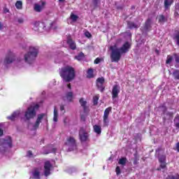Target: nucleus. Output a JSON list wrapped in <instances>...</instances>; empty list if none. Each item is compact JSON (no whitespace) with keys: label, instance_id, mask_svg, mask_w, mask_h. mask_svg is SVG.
I'll return each instance as SVG.
<instances>
[{"label":"nucleus","instance_id":"nucleus-5","mask_svg":"<svg viewBox=\"0 0 179 179\" xmlns=\"http://www.w3.org/2000/svg\"><path fill=\"white\" fill-rule=\"evenodd\" d=\"M65 145L68 146L69 152H73L78 148V145L76 144V140L72 136H69L68 137V138H66Z\"/></svg>","mask_w":179,"mask_h":179},{"label":"nucleus","instance_id":"nucleus-2","mask_svg":"<svg viewBox=\"0 0 179 179\" xmlns=\"http://www.w3.org/2000/svg\"><path fill=\"white\" fill-rule=\"evenodd\" d=\"M38 55V48L34 46L29 47V52H27V53L24 56V62L29 64H33Z\"/></svg>","mask_w":179,"mask_h":179},{"label":"nucleus","instance_id":"nucleus-15","mask_svg":"<svg viewBox=\"0 0 179 179\" xmlns=\"http://www.w3.org/2000/svg\"><path fill=\"white\" fill-rule=\"evenodd\" d=\"M66 43H68L69 48H71V50H76V44L75 41H73L72 38L68 37V39L66 40Z\"/></svg>","mask_w":179,"mask_h":179},{"label":"nucleus","instance_id":"nucleus-20","mask_svg":"<svg viewBox=\"0 0 179 179\" xmlns=\"http://www.w3.org/2000/svg\"><path fill=\"white\" fill-rule=\"evenodd\" d=\"M20 114V113L19 111L14 112L13 114H11V115L8 117V120L13 122L15 120V119H17Z\"/></svg>","mask_w":179,"mask_h":179},{"label":"nucleus","instance_id":"nucleus-36","mask_svg":"<svg viewBox=\"0 0 179 179\" xmlns=\"http://www.w3.org/2000/svg\"><path fill=\"white\" fill-rule=\"evenodd\" d=\"M69 18L73 21H78V19L79 18V17L77 15L73 14V13H71V16L69 17Z\"/></svg>","mask_w":179,"mask_h":179},{"label":"nucleus","instance_id":"nucleus-57","mask_svg":"<svg viewBox=\"0 0 179 179\" xmlns=\"http://www.w3.org/2000/svg\"><path fill=\"white\" fill-rule=\"evenodd\" d=\"M66 87H68V89L71 90V84L67 85Z\"/></svg>","mask_w":179,"mask_h":179},{"label":"nucleus","instance_id":"nucleus-1","mask_svg":"<svg viewBox=\"0 0 179 179\" xmlns=\"http://www.w3.org/2000/svg\"><path fill=\"white\" fill-rule=\"evenodd\" d=\"M59 74L64 81L70 83L76 78V69L72 66H66L62 67Z\"/></svg>","mask_w":179,"mask_h":179},{"label":"nucleus","instance_id":"nucleus-26","mask_svg":"<svg viewBox=\"0 0 179 179\" xmlns=\"http://www.w3.org/2000/svg\"><path fill=\"white\" fill-rule=\"evenodd\" d=\"M53 121H55V122H57L58 121V111L56 107H55V109L53 110Z\"/></svg>","mask_w":179,"mask_h":179},{"label":"nucleus","instance_id":"nucleus-39","mask_svg":"<svg viewBox=\"0 0 179 179\" xmlns=\"http://www.w3.org/2000/svg\"><path fill=\"white\" fill-rule=\"evenodd\" d=\"M99 96H94V98L92 99L94 106H97V104L99 103Z\"/></svg>","mask_w":179,"mask_h":179},{"label":"nucleus","instance_id":"nucleus-23","mask_svg":"<svg viewBox=\"0 0 179 179\" xmlns=\"http://www.w3.org/2000/svg\"><path fill=\"white\" fill-rule=\"evenodd\" d=\"M3 144L6 146H8L9 148H12L13 147V140L12 138L8 137V139H6L3 141Z\"/></svg>","mask_w":179,"mask_h":179},{"label":"nucleus","instance_id":"nucleus-32","mask_svg":"<svg viewBox=\"0 0 179 179\" xmlns=\"http://www.w3.org/2000/svg\"><path fill=\"white\" fill-rule=\"evenodd\" d=\"M127 163V159L125 157H122L119 159L118 164L119 165H125Z\"/></svg>","mask_w":179,"mask_h":179},{"label":"nucleus","instance_id":"nucleus-34","mask_svg":"<svg viewBox=\"0 0 179 179\" xmlns=\"http://www.w3.org/2000/svg\"><path fill=\"white\" fill-rule=\"evenodd\" d=\"M66 99H68V101L69 102L73 101V92H72L66 93Z\"/></svg>","mask_w":179,"mask_h":179},{"label":"nucleus","instance_id":"nucleus-3","mask_svg":"<svg viewBox=\"0 0 179 179\" xmlns=\"http://www.w3.org/2000/svg\"><path fill=\"white\" fill-rule=\"evenodd\" d=\"M39 105L36 104L34 106H29L27 108V111L24 112V117L27 120H30L31 119H34L36 115V110H38Z\"/></svg>","mask_w":179,"mask_h":179},{"label":"nucleus","instance_id":"nucleus-60","mask_svg":"<svg viewBox=\"0 0 179 179\" xmlns=\"http://www.w3.org/2000/svg\"><path fill=\"white\" fill-rule=\"evenodd\" d=\"M65 0H59V2H64Z\"/></svg>","mask_w":179,"mask_h":179},{"label":"nucleus","instance_id":"nucleus-25","mask_svg":"<svg viewBox=\"0 0 179 179\" xmlns=\"http://www.w3.org/2000/svg\"><path fill=\"white\" fill-rule=\"evenodd\" d=\"M84 58H85V55L83 52H80L78 55L74 57V59L78 62L82 61Z\"/></svg>","mask_w":179,"mask_h":179},{"label":"nucleus","instance_id":"nucleus-21","mask_svg":"<svg viewBox=\"0 0 179 179\" xmlns=\"http://www.w3.org/2000/svg\"><path fill=\"white\" fill-rule=\"evenodd\" d=\"M151 18H148L147 20H145L144 24V29L145 31H148L150 29H151Z\"/></svg>","mask_w":179,"mask_h":179},{"label":"nucleus","instance_id":"nucleus-16","mask_svg":"<svg viewBox=\"0 0 179 179\" xmlns=\"http://www.w3.org/2000/svg\"><path fill=\"white\" fill-rule=\"evenodd\" d=\"M164 114H165L166 117L164 116L163 121L165 122L167 120H172L173 118V112H164Z\"/></svg>","mask_w":179,"mask_h":179},{"label":"nucleus","instance_id":"nucleus-35","mask_svg":"<svg viewBox=\"0 0 179 179\" xmlns=\"http://www.w3.org/2000/svg\"><path fill=\"white\" fill-rule=\"evenodd\" d=\"M166 179H179V173H176V176L168 175Z\"/></svg>","mask_w":179,"mask_h":179},{"label":"nucleus","instance_id":"nucleus-30","mask_svg":"<svg viewBox=\"0 0 179 179\" xmlns=\"http://www.w3.org/2000/svg\"><path fill=\"white\" fill-rule=\"evenodd\" d=\"M173 39L175 40L176 45L179 47V31L173 35Z\"/></svg>","mask_w":179,"mask_h":179},{"label":"nucleus","instance_id":"nucleus-48","mask_svg":"<svg viewBox=\"0 0 179 179\" xmlns=\"http://www.w3.org/2000/svg\"><path fill=\"white\" fill-rule=\"evenodd\" d=\"M138 158H134V165H138Z\"/></svg>","mask_w":179,"mask_h":179},{"label":"nucleus","instance_id":"nucleus-44","mask_svg":"<svg viewBox=\"0 0 179 179\" xmlns=\"http://www.w3.org/2000/svg\"><path fill=\"white\" fill-rule=\"evenodd\" d=\"M85 36H86L87 38H91L92 34H91V33H90L88 31H87L85 33Z\"/></svg>","mask_w":179,"mask_h":179},{"label":"nucleus","instance_id":"nucleus-29","mask_svg":"<svg viewBox=\"0 0 179 179\" xmlns=\"http://www.w3.org/2000/svg\"><path fill=\"white\" fill-rule=\"evenodd\" d=\"M94 131L97 134H101V127L99 125H94Z\"/></svg>","mask_w":179,"mask_h":179},{"label":"nucleus","instance_id":"nucleus-52","mask_svg":"<svg viewBox=\"0 0 179 179\" xmlns=\"http://www.w3.org/2000/svg\"><path fill=\"white\" fill-rule=\"evenodd\" d=\"M3 136V129L0 128V137Z\"/></svg>","mask_w":179,"mask_h":179},{"label":"nucleus","instance_id":"nucleus-51","mask_svg":"<svg viewBox=\"0 0 179 179\" xmlns=\"http://www.w3.org/2000/svg\"><path fill=\"white\" fill-rule=\"evenodd\" d=\"M176 150L179 152V142L176 143Z\"/></svg>","mask_w":179,"mask_h":179},{"label":"nucleus","instance_id":"nucleus-9","mask_svg":"<svg viewBox=\"0 0 179 179\" xmlns=\"http://www.w3.org/2000/svg\"><path fill=\"white\" fill-rule=\"evenodd\" d=\"M15 60V55L13 53V52L8 51V54L6 56L5 60L3 61V64L5 65H8L12 64Z\"/></svg>","mask_w":179,"mask_h":179},{"label":"nucleus","instance_id":"nucleus-31","mask_svg":"<svg viewBox=\"0 0 179 179\" xmlns=\"http://www.w3.org/2000/svg\"><path fill=\"white\" fill-rule=\"evenodd\" d=\"M43 8V6L38 5V4H34L35 12L40 13V12H41Z\"/></svg>","mask_w":179,"mask_h":179},{"label":"nucleus","instance_id":"nucleus-14","mask_svg":"<svg viewBox=\"0 0 179 179\" xmlns=\"http://www.w3.org/2000/svg\"><path fill=\"white\" fill-rule=\"evenodd\" d=\"M79 103L81 106V107L83 108L84 113H87L89 111V108H88V106H87V101L84 100L83 98H80Z\"/></svg>","mask_w":179,"mask_h":179},{"label":"nucleus","instance_id":"nucleus-22","mask_svg":"<svg viewBox=\"0 0 179 179\" xmlns=\"http://www.w3.org/2000/svg\"><path fill=\"white\" fill-rule=\"evenodd\" d=\"M127 24H128V28L129 29H138L139 26L136 24L135 22H131V21H127Z\"/></svg>","mask_w":179,"mask_h":179},{"label":"nucleus","instance_id":"nucleus-47","mask_svg":"<svg viewBox=\"0 0 179 179\" xmlns=\"http://www.w3.org/2000/svg\"><path fill=\"white\" fill-rule=\"evenodd\" d=\"M80 118L81 119V120L83 122H85L86 121V116L85 115H80Z\"/></svg>","mask_w":179,"mask_h":179},{"label":"nucleus","instance_id":"nucleus-8","mask_svg":"<svg viewBox=\"0 0 179 179\" xmlns=\"http://www.w3.org/2000/svg\"><path fill=\"white\" fill-rule=\"evenodd\" d=\"M96 88L100 92H103L105 90V78L104 77H99L96 79Z\"/></svg>","mask_w":179,"mask_h":179},{"label":"nucleus","instance_id":"nucleus-24","mask_svg":"<svg viewBox=\"0 0 179 179\" xmlns=\"http://www.w3.org/2000/svg\"><path fill=\"white\" fill-rule=\"evenodd\" d=\"M94 78V69H89L87 71V79H92Z\"/></svg>","mask_w":179,"mask_h":179},{"label":"nucleus","instance_id":"nucleus-11","mask_svg":"<svg viewBox=\"0 0 179 179\" xmlns=\"http://www.w3.org/2000/svg\"><path fill=\"white\" fill-rule=\"evenodd\" d=\"M120 92V87L118 85H115L112 90V98L115 99L118 97V94Z\"/></svg>","mask_w":179,"mask_h":179},{"label":"nucleus","instance_id":"nucleus-53","mask_svg":"<svg viewBox=\"0 0 179 179\" xmlns=\"http://www.w3.org/2000/svg\"><path fill=\"white\" fill-rule=\"evenodd\" d=\"M57 152V148H52V152L55 153Z\"/></svg>","mask_w":179,"mask_h":179},{"label":"nucleus","instance_id":"nucleus-12","mask_svg":"<svg viewBox=\"0 0 179 179\" xmlns=\"http://www.w3.org/2000/svg\"><path fill=\"white\" fill-rule=\"evenodd\" d=\"M45 114V113H41L38 115L36 122H35L34 125V129L36 130L38 129L40 124L41 123V120L44 118Z\"/></svg>","mask_w":179,"mask_h":179},{"label":"nucleus","instance_id":"nucleus-7","mask_svg":"<svg viewBox=\"0 0 179 179\" xmlns=\"http://www.w3.org/2000/svg\"><path fill=\"white\" fill-rule=\"evenodd\" d=\"M89 134L83 127H80L79 130V140L81 142H87L89 141Z\"/></svg>","mask_w":179,"mask_h":179},{"label":"nucleus","instance_id":"nucleus-45","mask_svg":"<svg viewBox=\"0 0 179 179\" xmlns=\"http://www.w3.org/2000/svg\"><path fill=\"white\" fill-rule=\"evenodd\" d=\"M101 62V58H96L94 60V64H99Z\"/></svg>","mask_w":179,"mask_h":179},{"label":"nucleus","instance_id":"nucleus-54","mask_svg":"<svg viewBox=\"0 0 179 179\" xmlns=\"http://www.w3.org/2000/svg\"><path fill=\"white\" fill-rule=\"evenodd\" d=\"M118 10H122L123 9V7L122 6H117V8Z\"/></svg>","mask_w":179,"mask_h":179},{"label":"nucleus","instance_id":"nucleus-10","mask_svg":"<svg viewBox=\"0 0 179 179\" xmlns=\"http://www.w3.org/2000/svg\"><path fill=\"white\" fill-rule=\"evenodd\" d=\"M52 168V164H51V162L46 161L44 163V176L45 177H48L50 175H51V169Z\"/></svg>","mask_w":179,"mask_h":179},{"label":"nucleus","instance_id":"nucleus-4","mask_svg":"<svg viewBox=\"0 0 179 179\" xmlns=\"http://www.w3.org/2000/svg\"><path fill=\"white\" fill-rule=\"evenodd\" d=\"M115 46H110V50L112 51V53L110 54V60L113 62H120L121 59V51H120V49L115 48Z\"/></svg>","mask_w":179,"mask_h":179},{"label":"nucleus","instance_id":"nucleus-28","mask_svg":"<svg viewBox=\"0 0 179 179\" xmlns=\"http://www.w3.org/2000/svg\"><path fill=\"white\" fill-rule=\"evenodd\" d=\"M173 77L176 80H179V70L176 69L173 71Z\"/></svg>","mask_w":179,"mask_h":179},{"label":"nucleus","instance_id":"nucleus-56","mask_svg":"<svg viewBox=\"0 0 179 179\" xmlns=\"http://www.w3.org/2000/svg\"><path fill=\"white\" fill-rule=\"evenodd\" d=\"M2 29H3V25L1 22H0V30H2Z\"/></svg>","mask_w":179,"mask_h":179},{"label":"nucleus","instance_id":"nucleus-41","mask_svg":"<svg viewBox=\"0 0 179 179\" xmlns=\"http://www.w3.org/2000/svg\"><path fill=\"white\" fill-rule=\"evenodd\" d=\"M158 161L159 162V163H163L166 162V156L162 155L161 156L159 159Z\"/></svg>","mask_w":179,"mask_h":179},{"label":"nucleus","instance_id":"nucleus-46","mask_svg":"<svg viewBox=\"0 0 179 179\" xmlns=\"http://www.w3.org/2000/svg\"><path fill=\"white\" fill-rule=\"evenodd\" d=\"M160 168L164 169L166 168V162H160Z\"/></svg>","mask_w":179,"mask_h":179},{"label":"nucleus","instance_id":"nucleus-50","mask_svg":"<svg viewBox=\"0 0 179 179\" xmlns=\"http://www.w3.org/2000/svg\"><path fill=\"white\" fill-rule=\"evenodd\" d=\"M65 110L64 106V105H61L60 106V111H63Z\"/></svg>","mask_w":179,"mask_h":179},{"label":"nucleus","instance_id":"nucleus-42","mask_svg":"<svg viewBox=\"0 0 179 179\" xmlns=\"http://www.w3.org/2000/svg\"><path fill=\"white\" fill-rule=\"evenodd\" d=\"M173 57H175V61L176 64H179V55L177 53L173 54Z\"/></svg>","mask_w":179,"mask_h":179},{"label":"nucleus","instance_id":"nucleus-37","mask_svg":"<svg viewBox=\"0 0 179 179\" xmlns=\"http://www.w3.org/2000/svg\"><path fill=\"white\" fill-rule=\"evenodd\" d=\"M173 121L175 122L176 128L179 129V115H176Z\"/></svg>","mask_w":179,"mask_h":179},{"label":"nucleus","instance_id":"nucleus-40","mask_svg":"<svg viewBox=\"0 0 179 179\" xmlns=\"http://www.w3.org/2000/svg\"><path fill=\"white\" fill-rule=\"evenodd\" d=\"M92 3L94 4V8H97L100 3V0H92Z\"/></svg>","mask_w":179,"mask_h":179},{"label":"nucleus","instance_id":"nucleus-6","mask_svg":"<svg viewBox=\"0 0 179 179\" xmlns=\"http://www.w3.org/2000/svg\"><path fill=\"white\" fill-rule=\"evenodd\" d=\"M112 111V107H108L103 111V127H107L109 126V115L110 113Z\"/></svg>","mask_w":179,"mask_h":179},{"label":"nucleus","instance_id":"nucleus-38","mask_svg":"<svg viewBox=\"0 0 179 179\" xmlns=\"http://www.w3.org/2000/svg\"><path fill=\"white\" fill-rule=\"evenodd\" d=\"M15 7L17 9H22V1H17L15 3Z\"/></svg>","mask_w":179,"mask_h":179},{"label":"nucleus","instance_id":"nucleus-59","mask_svg":"<svg viewBox=\"0 0 179 179\" xmlns=\"http://www.w3.org/2000/svg\"><path fill=\"white\" fill-rule=\"evenodd\" d=\"M5 13H9V10H8V8H6V9H5Z\"/></svg>","mask_w":179,"mask_h":179},{"label":"nucleus","instance_id":"nucleus-55","mask_svg":"<svg viewBox=\"0 0 179 179\" xmlns=\"http://www.w3.org/2000/svg\"><path fill=\"white\" fill-rule=\"evenodd\" d=\"M18 23H20V24L23 23V20L22 19H19L18 20Z\"/></svg>","mask_w":179,"mask_h":179},{"label":"nucleus","instance_id":"nucleus-49","mask_svg":"<svg viewBox=\"0 0 179 179\" xmlns=\"http://www.w3.org/2000/svg\"><path fill=\"white\" fill-rule=\"evenodd\" d=\"M27 155L29 157L33 156V152L31 150L27 151Z\"/></svg>","mask_w":179,"mask_h":179},{"label":"nucleus","instance_id":"nucleus-58","mask_svg":"<svg viewBox=\"0 0 179 179\" xmlns=\"http://www.w3.org/2000/svg\"><path fill=\"white\" fill-rule=\"evenodd\" d=\"M45 4H46V3H45V2L42 1V6H41L43 7Z\"/></svg>","mask_w":179,"mask_h":179},{"label":"nucleus","instance_id":"nucleus-19","mask_svg":"<svg viewBox=\"0 0 179 179\" xmlns=\"http://www.w3.org/2000/svg\"><path fill=\"white\" fill-rule=\"evenodd\" d=\"M32 177H34V179H41L40 170L38 168L34 169V171H32Z\"/></svg>","mask_w":179,"mask_h":179},{"label":"nucleus","instance_id":"nucleus-17","mask_svg":"<svg viewBox=\"0 0 179 179\" xmlns=\"http://www.w3.org/2000/svg\"><path fill=\"white\" fill-rule=\"evenodd\" d=\"M173 3V0H164V8L165 10H169Z\"/></svg>","mask_w":179,"mask_h":179},{"label":"nucleus","instance_id":"nucleus-61","mask_svg":"<svg viewBox=\"0 0 179 179\" xmlns=\"http://www.w3.org/2000/svg\"><path fill=\"white\" fill-rule=\"evenodd\" d=\"M131 8L135 9V6L131 7Z\"/></svg>","mask_w":179,"mask_h":179},{"label":"nucleus","instance_id":"nucleus-43","mask_svg":"<svg viewBox=\"0 0 179 179\" xmlns=\"http://www.w3.org/2000/svg\"><path fill=\"white\" fill-rule=\"evenodd\" d=\"M116 175L120 176L121 174V170L120 166H116L115 169Z\"/></svg>","mask_w":179,"mask_h":179},{"label":"nucleus","instance_id":"nucleus-33","mask_svg":"<svg viewBox=\"0 0 179 179\" xmlns=\"http://www.w3.org/2000/svg\"><path fill=\"white\" fill-rule=\"evenodd\" d=\"M173 60V57L171 55L167 56V59L166 60V64H171Z\"/></svg>","mask_w":179,"mask_h":179},{"label":"nucleus","instance_id":"nucleus-13","mask_svg":"<svg viewBox=\"0 0 179 179\" xmlns=\"http://www.w3.org/2000/svg\"><path fill=\"white\" fill-rule=\"evenodd\" d=\"M131 48V45L129 42H126L120 48H118L119 51L121 52L122 54H125L129 52V50Z\"/></svg>","mask_w":179,"mask_h":179},{"label":"nucleus","instance_id":"nucleus-27","mask_svg":"<svg viewBox=\"0 0 179 179\" xmlns=\"http://www.w3.org/2000/svg\"><path fill=\"white\" fill-rule=\"evenodd\" d=\"M175 17H179V3H176L175 6V13H173Z\"/></svg>","mask_w":179,"mask_h":179},{"label":"nucleus","instance_id":"nucleus-18","mask_svg":"<svg viewBox=\"0 0 179 179\" xmlns=\"http://www.w3.org/2000/svg\"><path fill=\"white\" fill-rule=\"evenodd\" d=\"M157 19L158 20V23L164 24L168 21V17H165L164 15H157Z\"/></svg>","mask_w":179,"mask_h":179}]
</instances>
